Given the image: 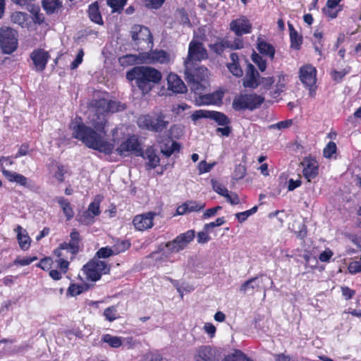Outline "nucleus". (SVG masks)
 <instances>
[{
    "label": "nucleus",
    "mask_w": 361,
    "mask_h": 361,
    "mask_svg": "<svg viewBox=\"0 0 361 361\" xmlns=\"http://www.w3.org/2000/svg\"><path fill=\"white\" fill-rule=\"evenodd\" d=\"M88 123L90 126L82 123H73L71 126L73 129V137L82 141L89 148L106 154H111L114 145L104 138L106 134L105 128L107 126L104 113L95 109V111L88 117Z\"/></svg>",
    "instance_id": "f257e3e1"
},
{
    "label": "nucleus",
    "mask_w": 361,
    "mask_h": 361,
    "mask_svg": "<svg viewBox=\"0 0 361 361\" xmlns=\"http://www.w3.org/2000/svg\"><path fill=\"white\" fill-rule=\"evenodd\" d=\"M161 73L157 69L148 66H136L127 72L126 78L135 81V84L143 94L148 93L161 80Z\"/></svg>",
    "instance_id": "f03ea898"
},
{
    "label": "nucleus",
    "mask_w": 361,
    "mask_h": 361,
    "mask_svg": "<svg viewBox=\"0 0 361 361\" xmlns=\"http://www.w3.org/2000/svg\"><path fill=\"white\" fill-rule=\"evenodd\" d=\"M185 75L186 81L191 85V89L197 91L204 87L202 82L209 77V71L206 67L197 66L190 61H184Z\"/></svg>",
    "instance_id": "7ed1b4c3"
},
{
    "label": "nucleus",
    "mask_w": 361,
    "mask_h": 361,
    "mask_svg": "<svg viewBox=\"0 0 361 361\" xmlns=\"http://www.w3.org/2000/svg\"><path fill=\"white\" fill-rule=\"evenodd\" d=\"M140 128L155 133H161L169 125V116L162 112L140 116L137 119Z\"/></svg>",
    "instance_id": "20e7f679"
},
{
    "label": "nucleus",
    "mask_w": 361,
    "mask_h": 361,
    "mask_svg": "<svg viewBox=\"0 0 361 361\" xmlns=\"http://www.w3.org/2000/svg\"><path fill=\"white\" fill-rule=\"evenodd\" d=\"M263 102L264 98L256 94H240L233 98L232 107L237 111L246 109L253 111L259 107Z\"/></svg>",
    "instance_id": "39448f33"
},
{
    "label": "nucleus",
    "mask_w": 361,
    "mask_h": 361,
    "mask_svg": "<svg viewBox=\"0 0 361 361\" xmlns=\"http://www.w3.org/2000/svg\"><path fill=\"white\" fill-rule=\"evenodd\" d=\"M18 32L9 27L0 28V46L3 53L11 54L15 51L18 45Z\"/></svg>",
    "instance_id": "423d86ee"
},
{
    "label": "nucleus",
    "mask_w": 361,
    "mask_h": 361,
    "mask_svg": "<svg viewBox=\"0 0 361 361\" xmlns=\"http://www.w3.org/2000/svg\"><path fill=\"white\" fill-rule=\"evenodd\" d=\"M83 270L87 279L96 281L109 272L110 267L104 261L94 259L83 267Z\"/></svg>",
    "instance_id": "0eeeda50"
},
{
    "label": "nucleus",
    "mask_w": 361,
    "mask_h": 361,
    "mask_svg": "<svg viewBox=\"0 0 361 361\" xmlns=\"http://www.w3.org/2000/svg\"><path fill=\"white\" fill-rule=\"evenodd\" d=\"M71 240L69 243H63L54 250L56 256L64 255L63 250H69L72 255L71 258L79 252L80 243L81 241L80 235L76 229H73L70 234Z\"/></svg>",
    "instance_id": "6e6552de"
},
{
    "label": "nucleus",
    "mask_w": 361,
    "mask_h": 361,
    "mask_svg": "<svg viewBox=\"0 0 361 361\" xmlns=\"http://www.w3.org/2000/svg\"><path fill=\"white\" fill-rule=\"evenodd\" d=\"M195 238V231L189 230L178 235L173 240L168 242L166 247L170 252L176 253L183 250Z\"/></svg>",
    "instance_id": "1a4fd4ad"
},
{
    "label": "nucleus",
    "mask_w": 361,
    "mask_h": 361,
    "mask_svg": "<svg viewBox=\"0 0 361 361\" xmlns=\"http://www.w3.org/2000/svg\"><path fill=\"white\" fill-rule=\"evenodd\" d=\"M191 118L194 121L202 118H210L215 121L219 126H226L231 123L226 114L215 111L197 110L192 114Z\"/></svg>",
    "instance_id": "9d476101"
},
{
    "label": "nucleus",
    "mask_w": 361,
    "mask_h": 361,
    "mask_svg": "<svg viewBox=\"0 0 361 361\" xmlns=\"http://www.w3.org/2000/svg\"><path fill=\"white\" fill-rule=\"evenodd\" d=\"M92 106L98 111L104 113H116L126 109V106L118 101L107 100L106 99H99L92 101Z\"/></svg>",
    "instance_id": "9b49d317"
},
{
    "label": "nucleus",
    "mask_w": 361,
    "mask_h": 361,
    "mask_svg": "<svg viewBox=\"0 0 361 361\" xmlns=\"http://www.w3.org/2000/svg\"><path fill=\"white\" fill-rule=\"evenodd\" d=\"M130 34L134 42L138 45L142 42L146 43L148 47L152 46V35L148 27L135 25L132 27Z\"/></svg>",
    "instance_id": "f8f14e48"
},
{
    "label": "nucleus",
    "mask_w": 361,
    "mask_h": 361,
    "mask_svg": "<svg viewBox=\"0 0 361 361\" xmlns=\"http://www.w3.org/2000/svg\"><path fill=\"white\" fill-rule=\"evenodd\" d=\"M116 152L121 156L126 157L130 154H134L136 156L142 155V150L140 147L138 140L135 137H130L123 142L117 147Z\"/></svg>",
    "instance_id": "ddd939ff"
},
{
    "label": "nucleus",
    "mask_w": 361,
    "mask_h": 361,
    "mask_svg": "<svg viewBox=\"0 0 361 361\" xmlns=\"http://www.w3.org/2000/svg\"><path fill=\"white\" fill-rule=\"evenodd\" d=\"M207 58V52L201 42L192 40L188 48V54L185 61H190L192 64L196 63Z\"/></svg>",
    "instance_id": "4468645a"
},
{
    "label": "nucleus",
    "mask_w": 361,
    "mask_h": 361,
    "mask_svg": "<svg viewBox=\"0 0 361 361\" xmlns=\"http://www.w3.org/2000/svg\"><path fill=\"white\" fill-rule=\"evenodd\" d=\"M230 29L237 37H241L251 32L252 24L246 17L241 16L230 23Z\"/></svg>",
    "instance_id": "2eb2a0df"
},
{
    "label": "nucleus",
    "mask_w": 361,
    "mask_h": 361,
    "mask_svg": "<svg viewBox=\"0 0 361 361\" xmlns=\"http://www.w3.org/2000/svg\"><path fill=\"white\" fill-rule=\"evenodd\" d=\"M316 68L311 65H306L300 69V78L303 84L310 88V94L313 93L311 87L316 83Z\"/></svg>",
    "instance_id": "dca6fc26"
},
{
    "label": "nucleus",
    "mask_w": 361,
    "mask_h": 361,
    "mask_svg": "<svg viewBox=\"0 0 361 361\" xmlns=\"http://www.w3.org/2000/svg\"><path fill=\"white\" fill-rule=\"evenodd\" d=\"M169 60L170 57L167 52L163 50H154L143 53L141 61L145 63H166Z\"/></svg>",
    "instance_id": "f3484780"
},
{
    "label": "nucleus",
    "mask_w": 361,
    "mask_h": 361,
    "mask_svg": "<svg viewBox=\"0 0 361 361\" xmlns=\"http://www.w3.org/2000/svg\"><path fill=\"white\" fill-rule=\"evenodd\" d=\"M220 356L219 350L209 346H204L197 350L195 361H219Z\"/></svg>",
    "instance_id": "a211bd4d"
},
{
    "label": "nucleus",
    "mask_w": 361,
    "mask_h": 361,
    "mask_svg": "<svg viewBox=\"0 0 361 361\" xmlns=\"http://www.w3.org/2000/svg\"><path fill=\"white\" fill-rule=\"evenodd\" d=\"M30 58L33 61L35 70L42 71L46 68L49 55L47 51L43 49H36L31 53Z\"/></svg>",
    "instance_id": "6ab92c4d"
},
{
    "label": "nucleus",
    "mask_w": 361,
    "mask_h": 361,
    "mask_svg": "<svg viewBox=\"0 0 361 361\" xmlns=\"http://www.w3.org/2000/svg\"><path fill=\"white\" fill-rule=\"evenodd\" d=\"M303 166V175L310 181L311 179L314 178L318 174V164L317 161L310 157H305L301 162Z\"/></svg>",
    "instance_id": "aec40b11"
},
{
    "label": "nucleus",
    "mask_w": 361,
    "mask_h": 361,
    "mask_svg": "<svg viewBox=\"0 0 361 361\" xmlns=\"http://www.w3.org/2000/svg\"><path fill=\"white\" fill-rule=\"evenodd\" d=\"M263 279L262 276H256L250 279L243 283L240 287V291L244 294L254 293L255 291H259L264 289L262 286Z\"/></svg>",
    "instance_id": "412c9836"
},
{
    "label": "nucleus",
    "mask_w": 361,
    "mask_h": 361,
    "mask_svg": "<svg viewBox=\"0 0 361 361\" xmlns=\"http://www.w3.org/2000/svg\"><path fill=\"white\" fill-rule=\"evenodd\" d=\"M154 213L148 212L147 214L137 215L133 219V223L135 228L139 231H144L150 228L153 226V217Z\"/></svg>",
    "instance_id": "4be33fe9"
},
{
    "label": "nucleus",
    "mask_w": 361,
    "mask_h": 361,
    "mask_svg": "<svg viewBox=\"0 0 361 361\" xmlns=\"http://www.w3.org/2000/svg\"><path fill=\"white\" fill-rule=\"evenodd\" d=\"M260 80L259 74L255 66L248 64L243 85L246 87L256 88L260 84Z\"/></svg>",
    "instance_id": "5701e85b"
},
{
    "label": "nucleus",
    "mask_w": 361,
    "mask_h": 361,
    "mask_svg": "<svg viewBox=\"0 0 361 361\" xmlns=\"http://www.w3.org/2000/svg\"><path fill=\"white\" fill-rule=\"evenodd\" d=\"M169 89L176 93H183L187 90L182 80L174 73H170L167 77Z\"/></svg>",
    "instance_id": "b1692460"
},
{
    "label": "nucleus",
    "mask_w": 361,
    "mask_h": 361,
    "mask_svg": "<svg viewBox=\"0 0 361 361\" xmlns=\"http://www.w3.org/2000/svg\"><path fill=\"white\" fill-rule=\"evenodd\" d=\"M14 231L17 233V239L20 248L24 250H27L30 245V238L26 231L19 225Z\"/></svg>",
    "instance_id": "393cba45"
},
{
    "label": "nucleus",
    "mask_w": 361,
    "mask_h": 361,
    "mask_svg": "<svg viewBox=\"0 0 361 361\" xmlns=\"http://www.w3.org/2000/svg\"><path fill=\"white\" fill-rule=\"evenodd\" d=\"M1 171L8 181L16 183L22 186H25L27 185V179L25 176L16 172L6 170L4 169H2Z\"/></svg>",
    "instance_id": "a878e982"
},
{
    "label": "nucleus",
    "mask_w": 361,
    "mask_h": 361,
    "mask_svg": "<svg viewBox=\"0 0 361 361\" xmlns=\"http://www.w3.org/2000/svg\"><path fill=\"white\" fill-rule=\"evenodd\" d=\"M257 49L260 54L269 57L271 60L274 58V47L264 40L258 39Z\"/></svg>",
    "instance_id": "bb28decb"
},
{
    "label": "nucleus",
    "mask_w": 361,
    "mask_h": 361,
    "mask_svg": "<svg viewBox=\"0 0 361 361\" xmlns=\"http://www.w3.org/2000/svg\"><path fill=\"white\" fill-rule=\"evenodd\" d=\"M58 204L61 207L63 214H65L68 221L71 220L74 216V212L68 200L63 197H57L56 198Z\"/></svg>",
    "instance_id": "cd10ccee"
},
{
    "label": "nucleus",
    "mask_w": 361,
    "mask_h": 361,
    "mask_svg": "<svg viewBox=\"0 0 361 361\" xmlns=\"http://www.w3.org/2000/svg\"><path fill=\"white\" fill-rule=\"evenodd\" d=\"M141 156L148 160L147 165L151 169H154L159 165V157L152 147L147 148L145 152H142V155Z\"/></svg>",
    "instance_id": "c85d7f7f"
},
{
    "label": "nucleus",
    "mask_w": 361,
    "mask_h": 361,
    "mask_svg": "<svg viewBox=\"0 0 361 361\" xmlns=\"http://www.w3.org/2000/svg\"><path fill=\"white\" fill-rule=\"evenodd\" d=\"M290 31V38L291 42V48L298 50L302 42V37L295 30L293 25L290 23L288 24Z\"/></svg>",
    "instance_id": "c756f323"
},
{
    "label": "nucleus",
    "mask_w": 361,
    "mask_h": 361,
    "mask_svg": "<svg viewBox=\"0 0 361 361\" xmlns=\"http://www.w3.org/2000/svg\"><path fill=\"white\" fill-rule=\"evenodd\" d=\"M89 17L90 20L99 25L103 24V20L99 9L97 2H94L89 6L88 9Z\"/></svg>",
    "instance_id": "7c9ffc66"
},
{
    "label": "nucleus",
    "mask_w": 361,
    "mask_h": 361,
    "mask_svg": "<svg viewBox=\"0 0 361 361\" xmlns=\"http://www.w3.org/2000/svg\"><path fill=\"white\" fill-rule=\"evenodd\" d=\"M224 92L222 91H216L212 94H209L202 97V102L206 104H218L222 102Z\"/></svg>",
    "instance_id": "2f4dec72"
},
{
    "label": "nucleus",
    "mask_w": 361,
    "mask_h": 361,
    "mask_svg": "<svg viewBox=\"0 0 361 361\" xmlns=\"http://www.w3.org/2000/svg\"><path fill=\"white\" fill-rule=\"evenodd\" d=\"M143 56V53L139 55L128 54L119 59V61L123 66H130L135 63H144L141 60Z\"/></svg>",
    "instance_id": "473e14b6"
},
{
    "label": "nucleus",
    "mask_w": 361,
    "mask_h": 361,
    "mask_svg": "<svg viewBox=\"0 0 361 361\" xmlns=\"http://www.w3.org/2000/svg\"><path fill=\"white\" fill-rule=\"evenodd\" d=\"M245 356L241 350L234 349L226 355L221 361H243Z\"/></svg>",
    "instance_id": "72a5a7b5"
},
{
    "label": "nucleus",
    "mask_w": 361,
    "mask_h": 361,
    "mask_svg": "<svg viewBox=\"0 0 361 361\" xmlns=\"http://www.w3.org/2000/svg\"><path fill=\"white\" fill-rule=\"evenodd\" d=\"M61 6L59 0H43L42 6L47 13H53Z\"/></svg>",
    "instance_id": "f704fd0d"
},
{
    "label": "nucleus",
    "mask_w": 361,
    "mask_h": 361,
    "mask_svg": "<svg viewBox=\"0 0 361 361\" xmlns=\"http://www.w3.org/2000/svg\"><path fill=\"white\" fill-rule=\"evenodd\" d=\"M104 343L108 344L111 348H118L123 345L124 348L128 349L133 348L135 345V341L134 340H128L126 343H123L121 340H103Z\"/></svg>",
    "instance_id": "c9c22d12"
},
{
    "label": "nucleus",
    "mask_w": 361,
    "mask_h": 361,
    "mask_svg": "<svg viewBox=\"0 0 361 361\" xmlns=\"http://www.w3.org/2000/svg\"><path fill=\"white\" fill-rule=\"evenodd\" d=\"M27 20V14L23 12H15L11 15V21L21 27H24Z\"/></svg>",
    "instance_id": "e433bc0d"
},
{
    "label": "nucleus",
    "mask_w": 361,
    "mask_h": 361,
    "mask_svg": "<svg viewBox=\"0 0 361 361\" xmlns=\"http://www.w3.org/2000/svg\"><path fill=\"white\" fill-rule=\"evenodd\" d=\"M210 49L217 54L224 52L226 48H228L227 39H224L220 42L209 45Z\"/></svg>",
    "instance_id": "4c0bfd02"
},
{
    "label": "nucleus",
    "mask_w": 361,
    "mask_h": 361,
    "mask_svg": "<svg viewBox=\"0 0 361 361\" xmlns=\"http://www.w3.org/2000/svg\"><path fill=\"white\" fill-rule=\"evenodd\" d=\"M107 4L113 8L114 12H120L126 4L127 0H106Z\"/></svg>",
    "instance_id": "58836bf2"
},
{
    "label": "nucleus",
    "mask_w": 361,
    "mask_h": 361,
    "mask_svg": "<svg viewBox=\"0 0 361 361\" xmlns=\"http://www.w3.org/2000/svg\"><path fill=\"white\" fill-rule=\"evenodd\" d=\"M246 175V167L245 165L238 164L235 166L233 173V178L238 180L245 177Z\"/></svg>",
    "instance_id": "ea45409f"
},
{
    "label": "nucleus",
    "mask_w": 361,
    "mask_h": 361,
    "mask_svg": "<svg viewBox=\"0 0 361 361\" xmlns=\"http://www.w3.org/2000/svg\"><path fill=\"white\" fill-rule=\"evenodd\" d=\"M336 145L334 142H329L323 150L324 157L331 158L332 155L336 152Z\"/></svg>",
    "instance_id": "a19ab883"
},
{
    "label": "nucleus",
    "mask_w": 361,
    "mask_h": 361,
    "mask_svg": "<svg viewBox=\"0 0 361 361\" xmlns=\"http://www.w3.org/2000/svg\"><path fill=\"white\" fill-rule=\"evenodd\" d=\"M213 190L220 195L225 197L228 195V189L216 180H212Z\"/></svg>",
    "instance_id": "79ce46f5"
},
{
    "label": "nucleus",
    "mask_w": 361,
    "mask_h": 361,
    "mask_svg": "<svg viewBox=\"0 0 361 361\" xmlns=\"http://www.w3.org/2000/svg\"><path fill=\"white\" fill-rule=\"evenodd\" d=\"M94 216L87 210L83 212L78 219V221L85 225H90L94 222Z\"/></svg>",
    "instance_id": "37998d69"
},
{
    "label": "nucleus",
    "mask_w": 361,
    "mask_h": 361,
    "mask_svg": "<svg viewBox=\"0 0 361 361\" xmlns=\"http://www.w3.org/2000/svg\"><path fill=\"white\" fill-rule=\"evenodd\" d=\"M252 61L256 63L259 68V69L263 72L265 71L267 68L266 61L262 59L261 56H259L257 53H254L252 56Z\"/></svg>",
    "instance_id": "c03bdc74"
},
{
    "label": "nucleus",
    "mask_w": 361,
    "mask_h": 361,
    "mask_svg": "<svg viewBox=\"0 0 361 361\" xmlns=\"http://www.w3.org/2000/svg\"><path fill=\"white\" fill-rule=\"evenodd\" d=\"M114 255L116 254L115 252L114 247H102L97 252V256L98 257V258H106Z\"/></svg>",
    "instance_id": "a18cd8bd"
},
{
    "label": "nucleus",
    "mask_w": 361,
    "mask_h": 361,
    "mask_svg": "<svg viewBox=\"0 0 361 361\" xmlns=\"http://www.w3.org/2000/svg\"><path fill=\"white\" fill-rule=\"evenodd\" d=\"M188 212H197L205 207V204L196 201H189L186 202Z\"/></svg>",
    "instance_id": "49530a36"
},
{
    "label": "nucleus",
    "mask_w": 361,
    "mask_h": 361,
    "mask_svg": "<svg viewBox=\"0 0 361 361\" xmlns=\"http://www.w3.org/2000/svg\"><path fill=\"white\" fill-rule=\"evenodd\" d=\"M227 44L228 48L231 49H240L243 47V42L240 37L235 38L233 41L227 39Z\"/></svg>",
    "instance_id": "de8ad7c7"
},
{
    "label": "nucleus",
    "mask_w": 361,
    "mask_h": 361,
    "mask_svg": "<svg viewBox=\"0 0 361 361\" xmlns=\"http://www.w3.org/2000/svg\"><path fill=\"white\" fill-rule=\"evenodd\" d=\"M56 257H58L56 261L59 264V267L60 268L61 271L64 274L66 273L69 266V262L66 260V258H68V256L64 255L63 256Z\"/></svg>",
    "instance_id": "09e8293b"
},
{
    "label": "nucleus",
    "mask_w": 361,
    "mask_h": 361,
    "mask_svg": "<svg viewBox=\"0 0 361 361\" xmlns=\"http://www.w3.org/2000/svg\"><path fill=\"white\" fill-rule=\"evenodd\" d=\"M106 319L110 322L114 321L117 317V310L116 307L112 306L106 308L104 312Z\"/></svg>",
    "instance_id": "8fccbe9b"
},
{
    "label": "nucleus",
    "mask_w": 361,
    "mask_h": 361,
    "mask_svg": "<svg viewBox=\"0 0 361 361\" xmlns=\"http://www.w3.org/2000/svg\"><path fill=\"white\" fill-rule=\"evenodd\" d=\"M31 12L33 13L32 20L35 23L40 25L44 21V15L39 13V7H33Z\"/></svg>",
    "instance_id": "3c124183"
},
{
    "label": "nucleus",
    "mask_w": 361,
    "mask_h": 361,
    "mask_svg": "<svg viewBox=\"0 0 361 361\" xmlns=\"http://www.w3.org/2000/svg\"><path fill=\"white\" fill-rule=\"evenodd\" d=\"M170 142L171 146L169 147L166 146L165 148H161V152L166 157H170L175 151L179 149V145L177 142L173 141Z\"/></svg>",
    "instance_id": "603ef678"
},
{
    "label": "nucleus",
    "mask_w": 361,
    "mask_h": 361,
    "mask_svg": "<svg viewBox=\"0 0 361 361\" xmlns=\"http://www.w3.org/2000/svg\"><path fill=\"white\" fill-rule=\"evenodd\" d=\"M83 291V287L80 285L71 284L67 290V295L75 296L80 295Z\"/></svg>",
    "instance_id": "864d4df0"
},
{
    "label": "nucleus",
    "mask_w": 361,
    "mask_h": 361,
    "mask_svg": "<svg viewBox=\"0 0 361 361\" xmlns=\"http://www.w3.org/2000/svg\"><path fill=\"white\" fill-rule=\"evenodd\" d=\"M227 67L233 75L236 77H241L243 75V73L239 63H228Z\"/></svg>",
    "instance_id": "5fc2aeb1"
},
{
    "label": "nucleus",
    "mask_w": 361,
    "mask_h": 361,
    "mask_svg": "<svg viewBox=\"0 0 361 361\" xmlns=\"http://www.w3.org/2000/svg\"><path fill=\"white\" fill-rule=\"evenodd\" d=\"M293 122L291 120H286L283 121H280L276 124H272L269 126V129H285L289 128L292 125Z\"/></svg>",
    "instance_id": "6e6d98bb"
},
{
    "label": "nucleus",
    "mask_w": 361,
    "mask_h": 361,
    "mask_svg": "<svg viewBox=\"0 0 361 361\" xmlns=\"http://www.w3.org/2000/svg\"><path fill=\"white\" fill-rule=\"evenodd\" d=\"M130 246V243L127 240H123L121 243H117L114 249L115 250L116 254H118L120 252H124L128 250Z\"/></svg>",
    "instance_id": "4d7b16f0"
},
{
    "label": "nucleus",
    "mask_w": 361,
    "mask_h": 361,
    "mask_svg": "<svg viewBox=\"0 0 361 361\" xmlns=\"http://www.w3.org/2000/svg\"><path fill=\"white\" fill-rule=\"evenodd\" d=\"M67 173V170L65 169V166L63 165L57 166V171L54 173V177L59 181H64V175Z\"/></svg>",
    "instance_id": "13d9d810"
},
{
    "label": "nucleus",
    "mask_w": 361,
    "mask_h": 361,
    "mask_svg": "<svg viewBox=\"0 0 361 361\" xmlns=\"http://www.w3.org/2000/svg\"><path fill=\"white\" fill-rule=\"evenodd\" d=\"M314 37L318 39V42H315L314 44V49L319 55H322L321 47L322 46V38L323 37V34L322 32L316 30L314 33Z\"/></svg>",
    "instance_id": "bf43d9fd"
},
{
    "label": "nucleus",
    "mask_w": 361,
    "mask_h": 361,
    "mask_svg": "<svg viewBox=\"0 0 361 361\" xmlns=\"http://www.w3.org/2000/svg\"><path fill=\"white\" fill-rule=\"evenodd\" d=\"M225 223V220L224 217L218 218L215 221L211 222L209 224H207L204 225V230L206 231H209L210 229L216 227L220 226Z\"/></svg>",
    "instance_id": "052dcab7"
},
{
    "label": "nucleus",
    "mask_w": 361,
    "mask_h": 361,
    "mask_svg": "<svg viewBox=\"0 0 361 361\" xmlns=\"http://www.w3.org/2000/svg\"><path fill=\"white\" fill-rule=\"evenodd\" d=\"M348 271L350 274H357L361 272V262L354 261L348 265Z\"/></svg>",
    "instance_id": "680f3d73"
},
{
    "label": "nucleus",
    "mask_w": 361,
    "mask_h": 361,
    "mask_svg": "<svg viewBox=\"0 0 361 361\" xmlns=\"http://www.w3.org/2000/svg\"><path fill=\"white\" fill-rule=\"evenodd\" d=\"M83 56H84L83 49H80L78 51V52L76 58L75 59V60L71 64V69L76 68L82 63Z\"/></svg>",
    "instance_id": "e2e57ef3"
},
{
    "label": "nucleus",
    "mask_w": 361,
    "mask_h": 361,
    "mask_svg": "<svg viewBox=\"0 0 361 361\" xmlns=\"http://www.w3.org/2000/svg\"><path fill=\"white\" fill-rule=\"evenodd\" d=\"M87 211L94 216L99 215L100 214L99 203L95 201L90 203V204L88 207Z\"/></svg>",
    "instance_id": "0e129e2a"
},
{
    "label": "nucleus",
    "mask_w": 361,
    "mask_h": 361,
    "mask_svg": "<svg viewBox=\"0 0 361 361\" xmlns=\"http://www.w3.org/2000/svg\"><path fill=\"white\" fill-rule=\"evenodd\" d=\"M178 13L180 19V22L183 25H190V20L188 13L184 9L178 10Z\"/></svg>",
    "instance_id": "69168bd1"
},
{
    "label": "nucleus",
    "mask_w": 361,
    "mask_h": 361,
    "mask_svg": "<svg viewBox=\"0 0 361 361\" xmlns=\"http://www.w3.org/2000/svg\"><path fill=\"white\" fill-rule=\"evenodd\" d=\"M226 200L230 202L233 205L238 204L240 203V200L236 193H230L228 192V195H225Z\"/></svg>",
    "instance_id": "338daca9"
},
{
    "label": "nucleus",
    "mask_w": 361,
    "mask_h": 361,
    "mask_svg": "<svg viewBox=\"0 0 361 361\" xmlns=\"http://www.w3.org/2000/svg\"><path fill=\"white\" fill-rule=\"evenodd\" d=\"M341 292H342L343 296L346 300L351 299L354 296V295L355 294V290L350 289V288H348L347 286L341 287Z\"/></svg>",
    "instance_id": "774afa93"
}]
</instances>
